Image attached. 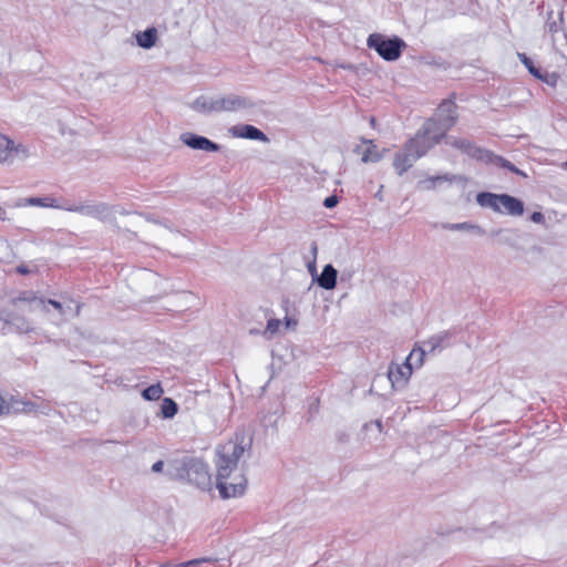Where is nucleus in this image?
I'll return each instance as SVG.
<instances>
[{
    "mask_svg": "<svg viewBox=\"0 0 567 567\" xmlns=\"http://www.w3.org/2000/svg\"><path fill=\"white\" fill-rule=\"evenodd\" d=\"M369 49H373L385 61H396L403 49L406 47L405 42L399 37L386 38L381 33H372L367 40Z\"/></svg>",
    "mask_w": 567,
    "mask_h": 567,
    "instance_id": "5",
    "label": "nucleus"
},
{
    "mask_svg": "<svg viewBox=\"0 0 567 567\" xmlns=\"http://www.w3.org/2000/svg\"><path fill=\"white\" fill-rule=\"evenodd\" d=\"M337 269L331 264H328L323 267L321 275L317 277L316 281L319 287L326 290H332L337 286Z\"/></svg>",
    "mask_w": 567,
    "mask_h": 567,
    "instance_id": "15",
    "label": "nucleus"
},
{
    "mask_svg": "<svg viewBox=\"0 0 567 567\" xmlns=\"http://www.w3.org/2000/svg\"><path fill=\"white\" fill-rule=\"evenodd\" d=\"M31 156L30 150L0 132V165H13Z\"/></svg>",
    "mask_w": 567,
    "mask_h": 567,
    "instance_id": "8",
    "label": "nucleus"
},
{
    "mask_svg": "<svg viewBox=\"0 0 567 567\" xmlns=\"http://www.w3.org/2000/svg\"><path fill=\"white\" fill-rule=\"evenodd\" d=\"M17 206L27 207V206H35V207H44V208H55L63 210L64 202H60L59 199L45 196V197H28L22 198L18 202Z\"/></svg>",
    "mask_w": 567,
    "mask_h": 567,
    "instance_id": "12",
    "label": "nucleus"
},
{
    "mask_svg": "<svg viewBox=\"0 0 567 567\" xmlns=\"http://www.w3.org/2000/svg\"><path fill=\"white\" fill-rule=\"evenodd\" d=\"M194 473L196 474V477L190 478V481H193L198 487L205 489L210 485V475L207 466L204 464L196 465L194 467Z\"/></svg>",
    "mask_w": 567,
    "mask_h": 567,
    "instance_id": "20",
    "label": "nucleus"
},
{
    "mask_svg": "<svg viewBox=\"0 0 567 567\" xmlns=\"http://www.w3.org/2000/svg\"><path fill=\"white\" fill-rule=\"evenodd\" d=\"M251 443V437L245 431H238L229 441L217 447L216 487L223 498L237 497L245 493L247 480L238 463L250 450Z\"/></svg>",
    "mask_w": 567,
    "mask_h": 567,
    "instance_id": "1",
    "label": "nucleus"
},
{
    "mask_svg": "<svg viewBox=\"0 0 567 567\" xmlns=\"http://www.w3.org/2000/svg\"><path fill=\"white\" fill-rule=\"evenodd\" d=\"M13 308L19 312H42L47 313L54 323H60L69 318L78 317L81 306L73 300L59 302L51 299H43L33 292H23L12 300Z\"/></svg>",
    "mask_w": 567,
    "mask_h": 567,
    "instance_id": "2",
    "label": "nucleus"
},
{
    "mask_svg": "<svg viewBox=\"0 0 567 567\" xmlns=\"http://www.w3.org/2000/svg\"><path fill=\"white\" fill-rule=\"evenodd\" d=\"M252 105L254 103L248 97L229 93L214 96L200 95L192 103V109L203 114H212L238 112Z\"/></svg>",
    "mask_w": 567,
    "mask_h": 567,
    "instance_id": "3",
    "label": "nucleus"
},
{
    "mask_svg": "<svg viewBox=\"0 0 567 567\" xmlns=\"http://www.w3.org/2000/svg\"><path fill=\"white\" fill-rule=\"evenodd\" d=\"M425 350L413 349L401 364L391 363L388 369V379L394 390H402L408 384L413 369L423 364Z\"/></svg>",
    "mask_w": 567,
    "mask_h": 567,
    "instance_id": "4",
    "label": "nucleus"
},
{
    "mask_svg": "<svg viewBox=\"0 0 567 567\" xmlns=\"http://www.w3.org/2000/svg\"><path fill=\"white\" fill-rule=\"evenodd\" d=\"M377 425H378L379 427H381V422H380V421H377Z\"/></svg>",
    "mask_w": 567,
    "mask_h": 567,
    "instance_id": "38",
    "label": "nucleus"
},
{
    "mask_svg": "<svg viewBox=\"0 0 567 567\" xmlns=\"http://www.w3.org/2000/svg\"><path fill=\"white\" fill-rule=\"evenodd\" d=\"M565 167L567 168V159H566V163H565Z\"/></svg>",
    "mask_w": 567,
    "mask_h": 567,
    "instance_id": "39",
    "label": "nucleus"
},
{
    "mask_svg": "<svg viewBox=\"0 0 567 567\" xmlns=\"http://www.w3.org/2000/svg\"><path fill=\"white\" fill-rule=\"evenodd\" d=\"M177 404L169 398H165L162 402L161 414L164 419H172L177 413Z\"/></svg>",
    "mask_w": 567,
    "mask_h": 567,
    "instance_id": "25",
    "label": "nucleus"
},
{
    "mask_svg": "<svg viewBox=\"0 0 567 567\" xmlns=\"http://www.w3.org/2000/svg\"><path fill=\"white\" fill-rule=\"evenodd\" d=\"M281 321L279 319H269L265 330L262 331V336L266 339H272L277 333H279Z\"/></svg>",
    "mask_w": 567,
    "mask_h": 567,
    "instance_id": "26",
    "label": "nucleus"
},
{
    "mask_svg": "<svg viewBox=\"0 0 567 567\" xmlns=\"http://www.w3.org/2000/svg\"><path fill=\"white\" fill-rule=\"evenodd\" d=\"M337 204H338V197L337 196H329L323 202V205L327 208H333Z\"/></svg>",
    "mask_w": 567,
    "mask_h": 567,
    "instance_id": "33",
    "label": "nucleus"
},
{
    "mask_svg": "<svg viewBox=\"0 0 567 567\" xmlns=\"http://www.w3.org/2000/svg\"><path fill=\"white\" fill-rule=\"evenodd\" d=\"M449 334L440 333L431 337L427 341L423 343L422 350H425V353H434L436 351L442 350L445 346H447Z\"/></svg>",
    "mask_w": 567,
    "mask_h": 567,
    "instance_id": "16",
    "label": "nucleus"
},
{
    "mask_svg": "<svg viewBox=\"0 0 567 567\" xmlns=\"http://www.w3.org/2000/svg\"><path fill=\"white\" fill-rule=\"evenodd\" d=\"M451 144L473 157L483 158L481 155L483 151L472 145L467 140L454 138Z\"/></svg>",
    "mask_w": 567,
    "mask_h": 567,
    "instance_id": "21",
    "label": "nucleus"
},
{
    "mask_svg": "<svg viewBox=\"0 0 567 567\" xmlns=\"http://www.w3.org/2000/svg\"><path fill=\"white\" fill-rule=\"evenodd\" d=\"M6 321L17 327L21 332H28L32 329L30 322L22 320L13 315H7Z\"/></svg>",
    "mask_w": 567,
    "mask_h": 567,
    "instance_id": "30",
    "label": "nucleus"
},
{
    "mask_svg": "<svg viewBox=\"0 0 567 567\" xmlns=\"http://www.w3.org/2000/svg\"><path fill=\"white\" fill-rule=\"evenodd\" d=\"M163 394V389L159 384H153L143 390L142 395L145 400H158Z\"/></svg>",
    "mask_w": 567,
    "mask_h": 567,
    "instance_id": "28",
    "label": "nucleus"
},
{
    "mask_svg": "<svg viewBox=\"0 0 567 567\" xmlns=\"http://www.w3.org/2000/svg\"><path fill=\"white\" fill-rule=\"evenodd\" d=\"M443 227L447 230H453V231L466 230V231H473V233H476L480 235L484 233L480 226L467 223V221L455 223V224H445Z\"/></svg>",
    "mask_w": 567,
    "mask_h": 567,
    "instance_id": "23",
    "label": "nucleus"
},
{
    "mask_svg": "<svg viewBox=\"0 0 567 567\" xmlns=\"http://www.w3.org/2000/svg\"><path fill=\"white\" fill-rule=\"evenodd\" d=\"M530 220L535 224H544L545 223V216L540 212H534L530 215Z\"/></svg>",
    "mask_w": 567,
    "mask_h": 567,
    "instance_id": "32",
    "label": "nucleus"
},
{
    "mask_svg": "<svg viewBox=\"0 0 567 567\" xmlns=\"http://www.w3.org/2000/svg\"><path fill=\"white\" fill-rule=\"evenodd\" d=\"M181 141L192 150H199L205 152H218L220 146L207 137L185 132L181 134Z\"/></svg>",
    "mask_w": 567,
    "mask_h": 567,
    "instance_id": "9",
    "label": "nucleus"
},
{
    "mask_svg": "<svg viewBox=\"0 0 567 567\" xmlns=\"http://www.w3.org/2000/svg\"><path fill=\"white\" fill-rule=\"evenodd\" d=\"M229 133L234 137L248 138L261 142L267 141V136L259 128L249 124L233 126L229 130Z\"/></svg>",
    "mask_w": 567,
    "mask_h": 567,
    "instance_id": "13",
    "label": "nucleus"
},
{
    "mask_svg": "<svg viewBox=\"0 0 567 567\" xmlns=\"http://www.w3.org/2000/svg\"><path fill=\"white\" fill-rule=\"evenodd\" d=\"M63 210L78 213L83 216L93 217L102 221H112L115 213L125 214L124 210L116 209L105 203L84 202L80 204H70L64 202Z\"/></svg>",
    "mask_w": 567,
    "mask_h": 567,
    "instance_id": "7",
    "label": "nucleus"
},
{
    "mask_svg": "<svg viewBox=\"0 0 567 567\" xmlns=\"http://www.w3.org/2000/svg\"><path fill=\"white\" fill-rule=\"evenodd\" d=\"M499 162L502 163V165L504 167L508 168L509 171L518 173V169L512 163H509L508 161L499 158Z\"/></svg>",
    "mask_w": 567,
    "mask_h": 567,
    "instance_id": "35",
    "label": "nucleus"
},
{
    "mask_svg": "<svg viewBox=\"0 0 567 567\" xmlns=\"http://www.w3.org/2000/svg\"><path fill=\"white\" fill-rule=\"evenodd\" d=\"M363 143L367 144V147L362 152L360 147L357 148V152L362 155L361 159L363 163H377L383 157V154L378 151L377 145L372 141H363Z\"/></svg>",
    "mask_w": 567,
    "mask_h": 567,
    "instance_id": "18",
    "label": "nucleus"
},
{
    "mask_svg": "<svg viewBox=\"0 0 567 567\" xmlns=\"http://www.w3.org/2000/svg\"><path fill=\"white\" fill-rule=\"evenodd\" d=\"M443 136L444 133L436 130L435 121H427L423 126V131L406 143L408 150H411L419 159L436 145Z\"/></svg>",
    "mask_w": 567,
    "mask_h": 567,
    "instance_id": "6",
    "label": "nucleus"
},
{
    "mask_svg": "<svg viewBox=\"0 0 567 567\" xmlns=\"http://www.w3.org/2000/svg\"><path fill=\"white\" fill-rule=\"evenodd\" d=\"M501 213L512 216H520L524 213V204L516 197L507 194H501Z\"/></svg>",
    "mask_w": 567,
    "mask_h": 567,
    "instance_id": "14",
    "label": "nucleus"
},
{
    "mask_svg": "<svg viewBox=\"0 0 567 567\" xmlns=\"http://www.w3.org/2000/svg\"><path fill=\"white\" fill-rule=\"evenodd\" d=\"M417 161V157L411 150H408V144L399 151L393 159V167L399 175H402L410 169L413 164Z\"/></svg>",
    "mask_w": 567,
    "mask_h": 567,
    "instance_id": "11",
    "label": "nucleus"
},
{
    "mask_svg": "<svg viewBox=\"0 0 567 567\" xmlns=\"http://www.w3.org/2000/svg\"><path fill=\"white\" fill-rule=\"evenodd\" d=\"M560 22H561V16L559 17V22H557V21L548 22L547 23L548 32L551 33L553 35L557 34L561 30Z\"/></svg>",
    "mask_w": 567,
    "mask_h": 567,
    "instance_id": "31",
    "label": "nucleus"
},
{
    "mask_svg": "<svg viewBox=\"0 0 567 567\" xmlns=\"http://www.w3.org/2000/svg\"><path fill=\"white\" fill-rule=\"evenodd\" d=\"M164 467V462L163 461H157L153 464L152 466V471L155 472V473H158L163 470Z\"/></svg>",
    "mask_w": 567,
    "mask_h": 567,
    "instance_id": "36",
    "label": "nucleus"
},
{
    "mask_svg": "<svg viewBox=\"0 0 567 567\" xmlns=\"http://www.w3.org/2000/svg\"><path fill=\"white\" fill-rule=\"evenodd\" d=\"M517 56H518L519 61L526 66V69L533 76H535L536 79H543V75H542L539 69H537L534 65V62L532 61V59H529L525 53H517Z\"/></svg>",
    "mask_w": 567,
    "mask_h": 567,
    "instance_id": "27",
    "label": "nucleus"
},
{
    "mask_svg": "<svg viewBox=\"0 0 567 567\" xmlns=\"http://www.w3.org/2000/svg\"><path fill=\"white\" fill-rule=\"evenodd\" d=\"M455 179L454 176H450L447 174L445 175H439V176H431L420 182V186L423 189L432 190L436 188L437 184L441 182H453Z\"/></svg>",
    "mask_w": 567,
    "mask_h": 567,
    "instance_id": "22",
    "label": "nucleus"
},
{
    "mask_svg": "<svg viewBox=\"0 0 567 567\" xmlns=\"http://www.w3.org/2000/svg\"><path fill=\"white\" fill-rule=\"evenodd\" d=\"M18 270H19V272H21V274H25V272H27V269H25V268H23V267H19V268H18Z\"/></svg>",
    "mask_w": 567,
    "mask_h": 567,
    "instance_id": "37",
    "label": "nucleus"
},
{
    "mask_svg": "<svg viewBox=\"0 0 567 567\" xmlns=\"http://www.w3.org/2000/svg\"><path fill=\"white\" fill-rule=\"evenodd\" d=\"M436 116V130L445 134V131L455 122V104L452 101L442 102L437 109Z\"/></svg>",
    "mask_w": 567,
    "mask_h": 567,
    "instance_id": "10",
    "label": "nucleus"
},
{
    "mask_svg": "<svg viewBox=\"0 0 567 567\" xmlns=\"http://www.w3.org/2000/svg\"><path fill=\"white\" fill-rule=\"evenodd\" d=\"M157 40V30L150 28L136 34V42L143 49H151L155 45Z\"/></svg>",
    "mask_w": 567,
    "mask_h": 567,
    "instance_id": "19",
    "label": "nucleus"
},
{
    "mask_svg": "<svg viewBox=\"0 0 567 567\" xmlns=\"http://www.w3.org/2000/svg\"><path fill=\"white\" fill-rule=\"evenodd\" d=\"M310 254H311V257L310 258H307V269L309 271V274L311 275V277L313 279H317L318 275H317V256H318V245L316 241H312L310 244Z\"/></svg>",
    "mask_w": 567,
    "mask_h": 567,
    "instance_id": "24",
    "label": "nucleus"
},
{
    "mask_svg": "<svg viewBox=\"0 0 567 567\" xmlns=\"http://www.w3.org/2000/svg\"><path fill=\"white\" fill-rule=\"evenodd\" d=\"M285 327L287 329H295L298 324V321L295 319V318H291V317H285Z\"/></svg>",
    "mask_w": 567,
    "mask_h": 567,
    "instance_id": "34",
    "label": "nucleus"
},
{
    "mask_svg": "<svg viewBox=\"0 0 567 567\" xmlns=\"http://www.w3.org/2000/svg\"><path fill=\"white\" fill-rule=\"evenodd\" d=\"M39 403L29 400H16L14 409L21 412H35L39 409Z\"/></svg>",
    "mask_w": 567,
    "mask_h": 567,
    "instance_id": "29",
    "label": "nucleus"
},
{
    "mask_svg": "<svg viewBox=\"0 0 567 567\" xmlns=\"http://www.w3.org/2000/svg\"><path fill=\"white\" fill-rule=\"evenodd\" d=\"M476 202L482 207H488L494 212L501 213V195L492 193H480Z\"/></svg>",
    "mask_w": 567,
    "mask_h": 567,
    "instance_id": "17",
    "label": "nucleus"
}]
</instances>
